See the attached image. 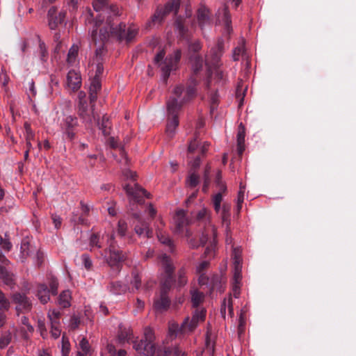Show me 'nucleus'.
<instances>
[{
  "label": "nucleus",
  "instance_id": "1",
  "mask_svg": "<svg viewBox=\"0 0 356 356\" xmlns=\"http://www.w3.org/2000/svg\"><path fill=\"white\" fill-rule=\"evenodd\" d=\"M161 267L165 272V278L161 280V289L159 297L154 302V308L159 312L166 310L170 304V300L167 296V292L174 282L173 273L175 266L170 258L165 254L159 257Z\"/></svg>",
  "mask_w": 356,
  "mask_h": 356
},
{
  "label": "nucleus",
  "instance_id": "2",
  "mask_svg": "<svg viewBox=\"0 0 356 356\" xmlns=\"http://www.w3.org/2000/svg\"><path fill=\"white\" fill-rule=\"evenodd\" d=\"M102 22V19H96L95 22V29L91 31V38L95 44L97 41L103 42L108 38L110 34L118 37L120 40H126L127 42L131 41L138 34V30L134 27H129L128 29L126 30L124 24H120L119 26H113V24H110L108 29H100L99 39H97V27L100 25Z\"/></svg>",
  "mask_w": 356,
  "mask_h": 356
},
{
  "label": "nucleus",
  "instance_id": "3",
  "mask_svg": "<svg viewBox=\"0 0 356 356\" xmlns=\"http://www.w3.org/2000/svg\"><path fill=\"white\" fill-rule=\"evenodd\" d=\"M196 80L191 78L190 83L186 88L182 85L177 86L172 91V97L167 102V109L168 112H179L182 106L196 96Z\"/></svg>",
  "mask_w": 356,
  "mask_h": 356
},
{
  "label": "nucleus",
  "instance_id": "4",
  "mask_svg": "<svg viewBox=\"0 0 356 356\" xmlns=\"http://www.w3.org/2000/svg\"><path fill=\"white\" fill-rule=\"evenodd\" d=\"M205 316L206 310L204 309H196L191 319L189 317L186 318L181 326L177 323L171 324L169 327V334L171 337H176L179 332L187 334L193 332L199 323L204 320Z\"/></svg>",
  "mask_w": 356,
  "mask_h": 356
},
{
  "label": "nucleus",
  "instance_id": "5",
  "mask_svg": "<svg viewBox=\"0 0 356 356\" xmlns=\"http://www.w3.org/2000/svg\"><path fill=\"white\" fill-rule=\"evenodd\" d=\"M164 50H161L155 56L154 62L158 64L162 71V76L166 80L170 76V72L176 70L177 65L181 58V51L177 49L173 54L168 56L164 60Z\"/></svg>",
  "mask_w": 356,
  "mask_h": 356
},
{
  "label": "nucleus",
  "instance_id": "6",
  "mask_svg": "<svg viewBox=\"0 0 356 356\" xmlns=\"http://www.w3.org/2000/svg\"><path fill=\"white\" fill-rule=\"evenodd\" d=\"M154 337L150 328L145 330L144 337L140 341H133L134 348L140 354L145 356H152L155 353V346L153 343Z\"/></svg>",
  "mask_w": 356,
  "mask_h": 356
},
{
  "label": "nucleus",
  "instance_id": "7",
  "mask_svg": "<svg viewBox=\"0 0 356 356\" xmlns=\"http://www.w3.org/2000/svg\"><path fill=\"white\" fill-rule=\"evenodd\" d=\"M107 243L109 254L108 256L106 255V262L111 268L119 270L122 261L125 259V256L122 251L116 248L113 234L108 236Z\"/></svg>",
  "mask_w": 356,
  "mask_h": 356
},
{
  "label": "nucleus",
  "instance_id": "8",
  "mask_svg": "<svg viewBox=\"0 0 356 356\" xmlns=\"http://www.w3.org/2000/svg\"><path fill=\"white\" fill-rule=\"evenodd\" d=\"M223 54V40L219 39L217 44L212 47L209 53L206 56L205 65L207 67L208 72H211L212 69L220 67L222 65L221 56Z\"/></svg>",
  "mask_w": 356,
  "mask_h": 356
},
{
  "label": "nucleus",
  "instance_id": "9",
  "mask_svg": "<svg viewBox=\"0 0 356 356\" xmlns=\"http://www.w3.org/2000/svg\"><path fill=\"white\" fill-rule=\"evenodd\" d=\"M103 72L104 67L102 63H97L95 66V75L91 79V83L89 88V97L90 104H93L96 101L97 98V93L101 90V79Z\"/></svg>",
  "mask_w": 356,
  "mask_h": 356
},
{
  "label": "nucleus",
  "instance_id": "10",
  "mask_svg": "<svg viewBox=\"0 0 356 356\" xmlns=\"http://www.w3.org/2000/svg\"><path fill=\"white\" fill-rule=\"evenodd\" d=\"M217 237V231L214 226H211L207 228L204 232L202 233L200 239V245H204L209 240H211V246L207 248L205 254H209L212 252L213 247L216 243V238ZM189 243L192 248H197L198 244L195 243L193 239H191Z\"/></svg>",
  "mask_w": 356,
  "mask_h": 356
},
{
  "label": "nucleus",
  "instance_id": "11",
  "mask_svg": "<svg viewBox=\"0 0 356 356\" xmlns=\"http://www.w3.org/2000/svg\"><path fill=\"white\" fill-rule=\"evenodd\" d=\"M78 127V120L72 115H66L60 122V128L63 134V138L72 140L76 136V130Z\"/></svg>",
  "mask_w": 356,
  "mask_h": 356
},
{
  "label": "nucleus",
  "instance_id": "12",
  "mask_svg": "<svg viewBox=\"0 0 356 356\" xmlns=\"http://www.w3.org/2000/svg\"><path fill=\"white\" fill-rule=\"evenodd\" d=\"M179 0H170L165 5L164 8L158 9L156 11V13L152 17V22L154 24H160L163 21L164 17L166 15L169 14L170 12L173 11L175 12V14H177L179 8Z\"/></svg>",
  "mask_w": 356,
  "mask_h": 356
},
{
  "label": "nucleus",
  "instance_id": "13",
  "mask_svg": "<svg viewBox=\"0 0 356 356\" xmlns=\"http://www.w3.org/2000/svg\"><path fill=\"white\" fill-rule=\"evenodd\" d=\"M124 188L130 198L138 203L143 202L144 197H149V194L138 184H127Z\"/></svg>",
  "mask_w": 356,
  "mask_h": 356
},
{
  "label": "nucleus",
  "instance_id": "14",
  "mask_svg": "<svg viewBox=\"0 0 356 356\" xmlns=\"http://www.w3.org/2000/svg\"><path fill=\"white\" fill-rule=\"evenodd\" d=\"M78 113L83 122L86 124H92L93 121L98 120L99 115L94 111V104H92L91 108H89L88 104L85 105L83 103L79 107Z\"/></svg>",
  "mask_w": 356,
  "mask_h": 356
},
{
  "label": "nucleus",
  "instance_id": "15",
  "mask_svg": "<svg viewBox=\"0 0 356 356\" xmlns=\"http://www.w3.org/2000/svg\"><path fill=\"white\" fill-rule=\"evenodd\" d=\"M92 6L95 11H106L109 13V16L108 17V26L111 24L110 18L112 16H118L119 15V9L117 6H111L109 8L107 6L106 0H94L92 2Z\"/></svg>",
  "mask_w": 356,
  "mask_h": 356
},
{
  "label": "nucleus",
  "instance_id": "16",
  "mask_svg": "<svg viewBox=\"0 0 356 356\" xmlns=\"http://www.w3.org/2000/svg\"><path fill=\"white\" fill-rule=\"evenodd\" d=\"M36 249L37 248L31 243V241L28 238H23L21 242L20 252L19 255L20 261L24 262L28 257H31L32 254H35Z\"/></svg>",
  "mask_w": 356,
  "mask_h": 356
},
{
  "label": "nucleus",
  "instance_id": "17",
  "mask_svg": "<svg viewBox=\"0 0 356 356\" xmlns=\"http://www.w3.org/2000/svg\"><path fill=\"white\" fill-rule=\"evenodd\" d=\"M13 301L17 304L16 310L19 312L29 311L31 309V302L26 296L21 293H15L12 296Z\"/></svg>",
  "mask_w": 356,
  "mask_h": 356
},
{
  "label": "nucleus",
  "instance_id": "18",
  "mask_svg": "<svg viewBox=\"0 0 356 356\" xmlns=\"http://www.w3.org/2000/svg\"><path fill=\"white\" fill-rule=\"evenodd\" d=\"M242 265H234V275L232 282V295L238 298L241 293V281L242 279Z\"/></svg>",
  "mask_w": 356,
  "mask_h": 356
},
{
  "label": "nucleus",
  "instance_id": "19",
  "mask_svg": "<svg viewBox=\"0 0 356 356\" xmlns=\"http://www.w3.org/2000/svg\"><path fill=\"white\" fill-rule=\"evenodd\" d=\"M133 216L138 220V224L135 225V232L140 236H144L146 238H151L153 235L152 229L149 227L147 222L140 220V215L138 213H134Z\"/></svg>",
  "mask_w": 356,
  "mask_h": 356
},
{
  "label": "nucleus",
  "instance_id": "20",
  "mask_svg": "<svg viewBox=\"0 0 356 356\" xmlns=\"http://www.w3.org/2000/svg\"><path fill=\"white\" fill-rule=\"evenodd\" d=\"M65 17V13H57L55 7H51L48 11L49 26L51 29H55L59 24H61Z\"/></svg>",
  "mask_w": 356,
  "mask_h": 356
},
{
  "label": "nucleus",
  "instance_id": "21",
  "mask_svg": "<svg viewBox=\"0 0 356 356\" xmlns=\"http://www.w3.org/2000/svg\"><path fill=\"white\" fill-rule=\"evenodd\" d=\"M67 85L72 90H77L81 86V75L75 70H70L67 75Z\"/></svg>",
  "mask_w": 356,
  "mask_h": 356
},
{
  "label": "nucleus",
  "instance_id": "22",
  "mask_svg": "<svg viewBox=\"0 0 356 356\" xmlns=\"http://www.w3.org/2000/svg\"><path fill=\"white\" fill-rule=\"evenodd\" d=\"M176 225V232L181 233L184 232V227L188 224V220L186 217L185 211L182 209L178 210L175 217Z\"/></svg>",
  "mask_w": 356,
  "mask_h": 356
},
{
  "label": "nucleus",
  "instance_id": "23",
  "mask_svg": "<svg viewBox=\"0 0 356 356\" xmlns=\"http://www.w3.org/2000/svg\"><path fill=\"white\" fill-rule=\"evenodd\" d=\"M168 113L171 118L168 119L166 126V132L170 137H172L175 134L176 128L179 124L178 112L173 113L168 111Z\"/></svg>",
  "mask_w": 356,
  "mask_h": 356
},
{
  "label": "nucleus",
  "instance_id": "24",
  "mask_svg": "<svg viewBox=\"0 0 356 356\" xmlns=\"http://www.w3.org/2000/svg\"><path fill=\"white\" fill-rule=\"evenodd\" d=\"M245 129L244 125L241 123L238 128L236 136L237 139V152L239 155H241L245 150Z\"/></svg>",
  "mask_w": 356,
  "mask_h": 356
},
{
  "label": "nucleus",
  "instance_id": "25",
  "mask_svg": "<svg viewBox=\"0 0 356 356\" xmlns=\"http://www.w3.org/2000/svg\"><path fill=\"white\" fill-rule=\"evenodd\" d=\"M50 291L44 284H40L37 287L36 296L42 304H46L50 299Z\"/></svg>",
  "mask_w": 356,
  "mask_h": 356
},
{
  "label": "nucleus",
  "instance_id": "26",
  "mask_svg": "<svg viewBox=\"0 0 356 356\" xmlns=\"http://www.w3.org/2000/svg\"><path fill=\"white\" fill-rule=\"evenodd\" d=\"M190 62L192 70L195 74L198 73L202 69L204 60L200 55H192L190 58Z\"/></svg>",
  "mask_w": 356,
  "mask_h": 356
},
{
  "label": "nucleus",
  "instance_id": "27",
  "mask_svg": "<svg viewBox=\"0 0 356 356\" xmlns=\"http://www.w3.org/2000/svg\"><path fill=\"white\" fill-rule=\"evenodd\" d=\"M71 293L69 290L63 291L59 296L58 305L63 308L70 306Z\"/></svg>",
  "mask_w": 356,
  "mask_h": 356
},
{
  "label": "nucleus",
  "instance_id": "28",
  "mask_svg": "<svg viewBox=\"0 0 356 356\" xmlns=\"http://www.w3.org/2000/svg\"><path fill=\"white\" fill-rule=\"evenodd\" d=\"M218 20L220 22H222L224 24L227 31L228 32H229V31L231 29L232 21H231V16H230V14H229V12L227 8L225 7L222 9V16L220 17V18L219 17Z\"/></svg>",
  "mask_w": 356,
  "mask_h": 356
},
{
  "label": "nucleus",
  "instance_id": "29",
  "mask_svg": "<svg viewBox=\"0 0 356 356\" xmlns=\"http://www.w3.org/2000/svg\"><path fill=\"white\" fill-rule=\"evenodd\" d=\"M191 302L193 307H197L200 303L202 302L204 295L203 293L200 292L197 290H192L191 291Z\"/></svg>",
  "mask_w": 356,
  "mask_h": 356
},
{
  "label": "nucleus",
  "instance_id": "30",
  "mask_svg": "<svg viewBox=\"0 0 356 356\" xmlns=\"http://www.w3.org/2000/svg\"><path fill=\"white\" fill-rule=\"evenodd\" d=\"M156 234L159 241L161 243L167 245L170 250H172L174 245L172 241L170 238L169 236L159 229L157 230Z\"/></svg>",
  "mask_w": 356,
  "mask_h": 356
},
{
  "label": "nucleus",
  "instance_id": "31",
  "mask_svg": "<svg viewBox=\"0 0 356 356\" xmlns=\"http://www.w3.org/2000/svg\"><path fill=\"white\" fill-rule=\"evenodd\" d=\"M209 262L208 261H202L196 266V272L200 275L199 282L201 284H205V282L204 281V271L209 267Z\"/></svg>",
  "mask_w": 356,
  "mask_h": 356
},
{
  "label": "nucleus",
  "instance_id": "32",
  "mask_svg": "<svg viewBox=\"0 0 356 356\" xmlns=\"http://www.w3.org/2000/svg\"><path fill=\"white\" fill-rule=\"evenodd\" d=\"M98 123L99 129L102 130L104 136H108L111 134V124L108 118L104 116L102 122H99V120H96Z\"/></svg>",
  "mask_w": 356,
  "mask_h": 356
},
{
  "label": "nucleus",
  "instance_id": "33",
  "mask_svg": "<svg viewBox=\"0 0 356 356\" xmlns=\"http://www.w3.org/2000/svg\"><path fill=\"white\" fill-rule=\"evenodd\" d=\"M227 306L228 307L229 314L232 316L234 315V308L231 297H229L227 300L225 298L221 305L220 313L224 318H225Z\"/></svg>",
  "mask_w": 356,
  "mask_h": 356
},
{
  "label": "nucleus",
  "instance_id": "34",
  "mask_svg": "<svg viewBox=\"0 0 356 356\" xmlns=\"http://www.w3.org/2000/svg\"><path fill=\"white\" fill-rule=\"evenodd\" d=\"M231 249L232 250V257L233 259V264L234 265H242V258H241L242 250H241V248H239V247L234 248V245H232Z\"/></svg>",
  "mask_w": 356,
  "mask_h": 356
},
{
  "label": "nucleus",
  "instance_id": "35",
  "mask_svg": "<svg viewBox=\"0 0 356 356\" xmlns=\"http://www.w3.org/2000/svg\"><path fill=\"white\" fill-rule=\"evenodd\" d=\"M187 271L184 268H181L177 272V285L179 287L184 286L188 282Z\"/></svg>",
  "mask_w": 356,
  "mask_h": 356
},
{
  "label": "nucleus",
  "instance_id": "36",
  "mask_svg": "<svg viewBox=\"0 0 356 356\" xmlns=\"http://www.w3.org/2000/svg\"><path fill=\"white\" fill-rule=\"evenodd\" d=\"M245 55V49L244 46V42L243 41L241 44H239L238 46L234 48L233 51V59L234 60H238L240 57H244Z\"/></svg>",
  "mask_w": 356,
  "mask_h": 356
},
{
  "label": "nucleus",
  "instance_id": "37",
  "mask_svg": "<svg viewBox=\"0 0 356 356\" xmlns=\"http://www.w3.org/2000/svg\"><path fill=\"white\" fill-rule=\"evenodd\" d=\"M197 19L200 25L202 26L209 20L208 10L205 8H200L197 11Z\"/></svg>",
  "mask_w": 356,
  "mask_h": 356
},
{
  "label": "nucleus",
  "instance_id": "38",
  "mask_svg": "<svg viewBox=\"0 0 356 356\" xmlns=\"http://www.w3.org/2000/svg\"><path fill=\"white\" fill-rule=\"evenodd\" d=\"M214 72V77L216 79V81L222 85L225 83L226 81V76L224 72L220 69V67H218L216 69H212L211 72H208L209 74Z\"/></svg>",
  "mask_w": 356,
  "mask_h": 356
},
{
  "label": "nucleus",
  "instance_id": "39",
  "mask_svg": "<svg viewBox=\"0 0 356 356\" xmlns=\"http://www.w3.org/2000/svg\"><path fill=\"white\" fill-rule=\"evenodd\" d=\"M78 51L79 47L77 45L73 44L71 47L67 54V61L68 63L72 65L75 62L76 58L78 54Z\"/></svg>",
  "mask_w": 356,
  "mask_h": 356
},
{
  "label": "nucleus",
  "instance_id": "40",
  "mask_svg": "<svg viewBox=\"0 0 356 356\" xmlns=\"http://www.w3.org/2000/svg\"><path fill=\"white\" fill-rule=\"evenodd\" d=\"M10 307L9 300L6 297L2 291L0 290V310L8 311Z\"/></svg>",
  "mask_w": 356,
  "mask_h": 356
},
{
  "label": "nucleus",
  "instance_id": "41",
  "mask_svg": "<svg viewBox=\"0 0 356 356\" xmlns=\"http://www.w3.org/2000/svg\"><path fill=\"white\" fill-rule=\"evenodd\" d=\"M60 321H53L51 323V334L54 339H57L60 335Z\"/></svg>",
  "mask_w": 356,
  "mask_h": 356
},
{
  "label": "nucleus",
  "instance_id": "42",
  "mask_svg": "<svg viewBox=\"0 0 356 356\" xmlns=\"http://www.w3.org/2000/svg\"><path fill=\"white\" fill-rule=\"evenodd\" d=\"M0 279L3 280L6 284L10 285L11 284L13 280L10 276L6 269L0 266Z\"/></svg>",
  "mask_w": 356,
  "mask_h": 356
},
{
  "label": "nucleus",
  "instance_id": "43",
  "mask_svg": "<svg viewBox=\"0 0 356 356\" xmlns=\"http://www.w3.org/2000/svg\"><path fill=\"white\" fill-rule=\"evenodd\" d=\"M200 177L195 173H191L186 180V184L191 188H195L199 184Z\"/></svg>",
  "mask_w": 356,
  "mask_h": 356
},
{
  "label": "nucleus",
  "instance_id": "44",
  "mask_svg": "<svg viewBox=\"0 0 356 356\" xmlns=\"http://www.w3.org/2000/svg\"><path fill=\"white\" fill-rule=\"evenodd\" d=\"M90 246L91 248H102V243L99 240V236L97 234H91L90 237V241H89Z\"/></svg>",
  "mask_w": 356,
  "mask_h": 356
},
{
  "label": "nucleus",
  "instance_id": "45",
  "mask_svg": "<svg viewBox=\"0 0 356 356\" xmlns=\"http://www.w3.org/2000/svg\"><path fill=\"white\" fill-rule=\"evenodd\" d=\"M70 351V343L67 339L63 336L62 337V348L61 354L62 356H69Z\"/></svg>",
  "mask_w": 356,
  "mask_h": 356
},
{
  "label": "nucleus",
  "instance_id": "46",
  "mask_svg": "<svg viewBox=\"0 0 356 356\" xmlns=\"http://www.w3.org/2000/svg\"><path fill=\"white\" fill-rule=\"evenodd\" d=\"M12 334L10 332H6L0 337V348H6L11 341Z\"/></svg>",
  "mask_w": 356,
  "mask_h": 356
},
{
  "label": "nucleus",
  "instance_id": "47",
  "mask_svg": "<svg viewBox=\"0 0 356 356\" xmlns=\"http://www.w3.org/2000/svg\"><path fill=\"white\" fill-rule=\"evenodd\" d=\"M61 315V313L59 310L57 309H51L49 310L47 316L50 321V323H52L53 321H60V316Z\"/></svg>",
  "mask_w": 356,
  "mask_h": 356
},
{
  "label": "nucleus",
  "instance_id": "48",
  "mask_svg": "<svg viewBox=\"0 0 356 356\" xmlns=\"http://www.w3.org/2000/svg\"><path fill=\"white\" fill-rule=\"evenodd\" d=\"M175 26L177 30L179 31V34L184 37L186 33V28L184 26L182 19L181 17H178L175 21Z\"/></svg>",
  "mask_w": 356,
  "mask_h": 356
},
{
  "label": "nucleus",
  "instance_id": "49",
  "mask_svg": "<svg viewBox=\"0 0 356 356\" xmlns=\"http://www.w3.org/2000/svg\"><path fill=\"white\" fill-rule=\"evenodd\" d=\"M222 200L221 193L216 194L213 198V204L215 211L218 213L220 209V204Z\"/></svg>",
  "mask_w": 356,
  "mask_h": 356
},
{
  "label": "nucleus",
  "instance_id": "50",
  "mask_svg": "<svg viewBox=\"0 0 356 356\" xmlns=\"http://www.w3.org/2000/svg\"><path fill=\"white\" fill-rule=\"evenodd\" d=\"M79 346L81 350L83 351V353L88 354L89 353L90 346L88 341L85 337L81 338V339L79 341Z\"/></svg>",
  "mask_w": 356,
  "mask_h": 356
},
{
  "label": "nucleus",
  "instance_id": "51",
  "mask_svg": "<svg viewBox=\"0 0 356 356\" xmlns=\"http://www.w3.org/2000/svg\"><path fill=\"white\" fill-rule=\"evenodd\" d=\"M50 292L52 295H56L58 292V282L56 277H51L49 280Z\"/></svg>",
  "mask_w": 356,
  "mask_h": 356
},
{
  "label": "nucleus",
  "instance_id": "52",
  "mask_svg": "<svg viewBox=\"0 0 356 356\" xmlns=\"http://www.w3.org/2000/svg\"><path fill=\"white\" fill-rule=\"evenodd\" d=\"M39 51L40 59L42 61H45L47 58L48 53L46 49L45 44L42 41H40L39 42Z\"/></svg>",
  "mask_w": 356,
  "mask_h": 356
},
{
  "label": "nucleus",
  "instance_id": "53",
  "mask_svg": "<svg viewBox=\"0 0 356 356\" xmlns=\"http://www.w3.org/2000/svg\"><path fill=\"white\" fill-rule=\"evenodd\" d=\"M200 142L197 139V137L195 136L192 140L190 141L188 145V152H194L196 150H199Z\"/></svg>",
  "mask_w": 356,
  "mask_h": 356
},
{
  "label": "nucleus",
  "instance_id": "54",
  "mask_svg": "<svg viewBox=\"0 0 356 356\" xmlns=\"http://www.w3.org/2000/svg\"><path fill=\"white\" fill-rule=\"evenodd\" d=\"M32 256H33V259H35V265L40 266L44 261L43 252L36 249V252H35V254H32Z\"/></svg>",
  "mask_w": 356,
  "mask_h": 356
},
{
  "label": "nucleus",
  "instance_id": "55",
  "mask_svg": "<svg viewBox=\"0 0 356 356\" xmlns=\"http://www.w3.org/2000/svg\"><path fill=\"white\" fill-rule=\"evenodd\" d=\"M81 260L83 265L87 270H90L92 266V262L89 255L87 254H83L81 255Z\"/></svg>",
  "mask_w": 356,
  "mask_h": 356
},
{
  "label": "nucleus",
  "instance_id": "56",
  "mask_svg": "<svg viewBox=\"0 0 356 356\" xmlns=\"http://www.w3.org/2000/svg\"><path fill=\"white\" fill-rule=\"evenodd\" d=\"M127 229V222L122 220H119L118 225V233L120 236H124L126 234Z\"/></svg>",
  "mask_w": 356,
  "mask_h": 356
},
{
  "label": "nucleus",
  "instance_id": "57",
  "mask_svg": "<svg viewBox=\"0 0 356 356\" xmlns=\"http://www.w3.org/2000/svg\"><path fill=\"white\" fill-rule=\"evenodd\" d=\"M26 140H32L34 138V133L28 123L24 124Z\"/></svg>",
  "mask_w": 356,
  "mask_h": 356
},
{
  "label": "nucleus",
  "instance_id": "58",
  "mask_svg": "<svg viewBox=\"0 0 356 356\" xmlns=\"http://www.w3.org/2000/svg\"><path fill=\"white\" fill-rule=\"evenodd\" d=\"M141 284V277L138 273H133V278L131 281V284L133 285V286L135 287L136 290H138Z\"/></svg>",
  "mask_w": 356,
  "mask_h": 356
},
{
  "label": "nucleus",
  "instance_id": "59",
  "mask_svg": "<svg viewBox=\"0 0 356 356\" xmlns=\"http://www.w3.org/2000/svg\"><path fill=\"white\" fill-rule=\"evenodd\" d=\"M210 167L209 166H207L205 169V171H204V186H203V188L202 190L204 191H207V188L209 184V182H210V179H209V172H210Z\"/></svg>",
  "mask_w": 356,
  "mask_h": 356
},
{
  "label": "nucleus",
  "instance_id": "60",
  "mask_svg": "<svg viewBox=\"0 0 356 356\" xmlns=\"http://www.w3.org/2000/svg\"><path fill=\"white\" fill-rule=\"evenodd\" d=\"M131 339V333L129 331L122 330L118 334V339L120 342L123 343L129 341Z\"/></svg>",
  "mask_w": 356,
  "mask_h": 356
},
{
  "label": "nucleus",
  "instance_id": "61",
  "mask_svg": "<svg viewBox=\"0 0 356 356\" xmlns=\"http://www.w3.org/2000/svg\"><path fill=\"white\" fill-rule=\"evenodd\" d=\"M113 287L115 289L113 291L114 293H121L127 290L126 286H122L120 282L113 284Z\"/></svg>",
  "mask_w": 356,
  "mask_h": 356
},
{
  "label": "nucleus",
  "instance_id": "62",
  "mask_svg": "<svg viewBox=\"0 0 356 356\" xmlns=\"http://www.w3.org/2000/svg\"><path fill=\"white\" fill-rule=\"evenodd\" d=\"M208 211L205 208L200 209L197 213L196 218L198 220H205L208 218Z\"/></svg>",
  "mask_w": 356,
  "mask_h": 356
},
{
  "label": "nucleus",
  "instance_id": "63",
  "mask_svg": "<svg viewBox=\"0 0 356 356\" xmlns=\"http://www.w3.org/2000/svg\"><path fill=\"white\" fill-rule=\"evenodd\" d=\"M202 49V44L200 41L197 40L191 43L189 46V50L193 53L198 52Z\"/></svg>",
  "mask_w": 356,
  "mask_h": 356
},
{
  "label": "nucleus",
  "instance_id": "64",
  "mask_svg": "<svg viewBox=\"0 0 356 356\" xmlns=\"http://www.w3.org/2000/svg\"><path fill=\"white\" fill-rule=\"evenodd\" d=\"M29 97H35L36 95V90L35 88V84L33 81L29 83V92H28Z\"/></svg>",
  "mask_w": 356,
  "mask_h": 356
}]
</instances>
